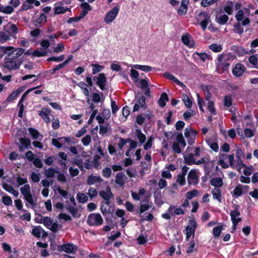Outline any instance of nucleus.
<instances>
[{
    "label": "nucleus",
    "mask_w": 258,
    "mask_h": 258,
    "mask_svg": "<svg viewBox=\"0 0 258 258\" xmlns=\"http://www.w3.org/2000/svg\"><path fill=\"white\" fill-rule=\"evenodd\" d=\"M72 140V138L70 137H63L57 138H53L52 139V145L56 147L57 148H60L64 144V143L70 142Z\"/></svg>",
    "instance_id": "obj_9"
},
{
    "label": "nucleus",
    "mask_w": 258,
    "mask_h": 258,
    "mask_svg": "<svg viewBox=\"0 0 258 258\" xmlns=\"http://www.w3.org/2000/svg\"><path fill=\"white\" fill-rule=\"evenodd\" d=\"M14 11V9L11 6H1L0 7V12L7 14H11Z\"/></svg>",
    "instance_id": "obj_50"
},
{
    "label": "nucleus",
    "mask_w": 258,
    "mask_h": 258,
    "mask_svg": "<svg viewBox=\"0 0 258 258\" xmlns=\"http://www.w3.org/2000/svg\"><path fill=\"white\" fill-rule=\"evenodd\" d=\"M250 10L247 8L239 10L236 13L235 18L237 21L241 22L242 26L248 25L250 23Z\"/></svg>",
    "instance_id": "obj_2"
},
{
    "label": "nucleus",
    "mask_w": 258,
    "mask_h": 258,
    "mask_svg": "<svg viewBox=\"0 0 258 258\" xmlns=\"http://www.w3.org/2000/svg\"><path fill=\"white\" fill-rule=\"evenodd\" d=\"M197 133L191 127L186 128L184 130V136L190 140H194L196 137Z\"/></svg>",
    "instance_id": "obj_25"
},
{
    "label": "nucleus",
    "mask_w": 258,
    "mask_h": 258,
    "mask_svg": "<svg viewBox=\"0 0 258 258\" xmlns=\"http://www.w3.org/2000/svg\"><path fill=\"white\" fill-rule=\"evenodd\" d=\"M109 130L108 125H100L99 126V134L102 136L105 135L108 132Z\"/></svg>",
    "instance_id": "obj_59"
},
{
    "label": "nucleus",
    "mask_w": 258,
    "mask_h": 258,
    "mask_svg": "<svg viewBox=\"0 0 258 258\" xmlns=\"http://www.w3.org/2000/svg\"><path fill=\"white\" fill-rule=\"evenodd\" d=\"M103 181L100 176L97 174H91L87 179V183L89 185H93L95 183H101Z\"/></svg>",
    "instance_id": "obj_17"
},
{
    "label": "nucleus",
    "mask_w": 258,
    "mask_h": 258,
    "mask_svg": "<svg viewBox=\"0 0 258 258\" xmlns=\"http://www.w3.org/2000/svg\"><path fill=\"white\" fill-rule=\"evenodd\" d=\"M233 4L232 2H230L224 8V11L228 15H231L233 12Z\"/></svg>",
    "instance_id": "obj_61"
},
{
    "label": "nucleus",
    "mask_w": 258,
    "mask_h": 258,
    "mask_svg": "<svg viewBox=\"0 0 258 258\" xmlns=\"http://www.w3.org/2000/svg\"><path fill=\"white\" fill-rule=\"evenodd\" d=\"M228 56L226 54H221L218 56L216 64L217 68L223 70H227L229 66V63L227 62Z\"/></svg>",
    "instance_id": "obj_8"
},
{
    "label": "nucleus",
    "mask_w": 258,
    "mask_h": 258,
    "mask_svg": "<svg viewBox=\"0 0 258 258\" xmlns=\"http://www.w3.org/2000/svg\"><path fill=\"white\" fill-rule=\"evenodd\" d=\"M21 194L24 196V199L32 206H35L32 195L31 191V187L29 184H25L20 188Z\"/></svg>",
    "instance_id": "obj_3"
},
{
    "label": "nucleus",
    "mask_w": 258,
    "mask_h": 258,
    "mask_svg": "<svg viewBox=\"0 0 258 258\" xmlns=\"http://www.w3.org/2000/svg\"><path fill=\"white\" fill-rule=\"evenodd\" d=\"M130 67L136 69L140 70L145 72H149L152 70V68L149 66L140 64H131Z\"/></svg>",
    "instance_id": "obj_31"
},
{
    "label": "nucleus",
    "mask_w": 258,
    "mask_h": 258,
    "mask_svg": "<svg viewBox=\"0 0 258 258\" xmlns=\"http://www.w3.org/2000/svg\"><path fill=\"white\" fill-rule=\"evenodd\" d=\"M100 196L105 201H108L113 196L111 192L110 187L109 186H107L105 189L102 190L100 192Z\"/></svg>",
    "instance_id": "obj_20"
},
{
    "label": "nucleus",
    "mask_w": 258,
    "mask_h": 258,
    "mask_svg": "<svg viewBox=\"0 0 258 258\" xmlns=\"http://www.w3.org/2000/svg\"><path fill=\"white\" fill-rule=\"evenodd\" d=\"M153 144V138L150 136L148 138L146 143L144 145V149L145 150H148L151 149Z\"/></svg>",
    "instance_id": "obj_53"
},
{
    "label": "nucleus",
    "mask_w": 258,
    "mask_h": 258,
    "mask_svg": "<svg viewBox=\"0 0 258 258\" xmlns=\"http://www.w3.org/2000/svg\"><path fill=\"white\" fill-rule=\"evenodd\" d=\"M77 199L80 203H86L88 200L87 196L85 194L80 192L77 194Z\"/></svg>",
    "instance_id": "obj_52"
},
{
    "label": "nucleus",
    "mask_w": 258,
    "mask_h": 258,
    "mask_svg": "<svg viewBox=\"0 0 258 258\" xmlns=\"http://www.w3.org/2000/svg\"><path fill=\"white\" fill-rule=\"evenodd\" d=\"M44 230L40 226L35 227L32 231V234L36 237H40Z\"/></svg>",
    "instance_id": "obj_43"
},
{
    "label": "nucleus",
    "mask_w": 258,
    "mask_h": 258,
    "mask_svg": "<svg viewBox=\"0 0 258 258\" xmlns=\"http://www.w3.org/2000/svg\"><path fill=\"white\" fill-rule=\"evenodd\" d=\"M46 16L43 14H41L38 18L33 21V24L36 27H39L43 26L46 22Z\"/></svg>",
    "instance_id": "obj_23"
},
{
    "label": "nucleus",
    "mask_w": 258,
    "mask_h": 258,
    "mask_svg": "<svg viewBox=\"0 0 258 258\" xmlns=\"http://www.w3.org/2000/svg\"><path fill=\"white\" fill-rule=\"evenodd\" d=\"M187 182L189 185H196L199 182V175L198 171L195 169H191L188 173Z\"/></svg>",
    "instance_id": "obj_10"
},
{
    "label": "nucleus",
    "mask_w": 258,
    "mask_h": 258,
    "mask_svg": "<svg viewBox=\"0 0 258 258\" xmlns=\"http://www.w3.org/2000/svg\"><path fill=\"white\" fill-rule=\"evenodd\" d=\"M198 19L201 20L200 24L203 30H205L209 23L210 22V17L205 12L201 13Z\"/></svg>",
    "instance_id": "obj_13"
},
{
    "label": "nucleus",
    "mask_w": 258,
    "mask_h": 258,
    "mask_svg": "<svg viewBox=\"0 0 258 258\" xmlns=\"http://www.w3.org/2000/svg\"><path fill=\"white\" fill-rule=\"evenodd\" d=\"M197 227V224L196 220L194 219H191L189 220V224L186 227L185 235L186 240H189L190 238L192 236V239L194 238L195 232Z\"/></svg>",
    "instance_id": "obj_5"
},
{
    "label": "nucleus",
    "mask_w": 258,
    "mask_h": 258,
    "mask_svg": "<svg viewBox=\"0 0 258 258\" xmlns=\"http://www.w3.org/2000/svg\"><path fill=\"white\" fill-rule=\"evenodd\" d=\"M135 69L132 68L131 70V76L134 80V81L137 82L138 81L139 74Z\"/></svg>",
    "instance_id": "obj_63"
},
{
    "label": "nucleus",
    "mask_w": 258,
    "mask_h": 258,
    "mask_svg": "<svg viewBox=\"0 0 258 258\" xmlns=\"http://www.w3.org/2000/svg\"><path fill=\"white\" fill-rule=\"evenodd\" d=\"M20 149L23 150L24 149L28 148L30 145V140L25 138H21L20 139Z\"/></svg>",
    "instance_id": "obj_32"
},
{
    "label": "nucleus",
    "mask_w": 258,
    "mask_h": 258,
    "mask_svg": "<svg viewBox=\"0 0 258 258\" xmlns=\"http://www.w3.org/2000/svg\"><path fill=\"white\" fill-rule=\"evenodd\" d=\"M187 253H191L195 250V243L193 240L185 245Z\"/></svg>",
    "instance_id": "obj_48"
},
{
    "label": "nucleus",
    "mask_w": 258,
    "mask_h": 258,
    "mask_svg": "<svg viewBox=\"0 0 258 258\" xmlns=\"http://www.w3.org/2000/svg\"><path fill=\"white\" fill-rule=\"evenodd\" d=\"M210 183L212 185L215 186V188H220L223 185V181L221 178L216 177L211 179Z\"/></svg>",
    "instance_id": "obj_30"
},
{
    "label": "nucleus",
    "mask_w": 258,
    "mask_h": 258,
    "mask_svg": "<svg viewBox=\"0 0 258 258\" xmlns=\"http://www.w3.org/2000/svg\"><path fill=\"white\" fill-rule=\"evenodd\" d=\"M182 99L186 107L188 108L191 107L192 103L187 95L185 94H183L182 95Z\"/></svg>",
    "instance_id": "obj_46"
},
{
    "label": "nucleus",
    "mask_w": 258,
    "mask_h": 258,
    "mask_svg": "<svg viewBox=\"0 0 258 258\" xmlns=\"http://www.w3.org/2000/svg\"><path fill=\"white\" fill-rule=\"evenodd\" d=\"M223 226L219 225L214 228L213 230V234L215 238H218L223 230Z\"/></svg>",
    "instance_id": "obj_49"
},
{
    "label": "nucleus",
    "mask_w": 258,
    "mask_h": 258,
    "mask_svg": "<svg viewBox=\"0 0 258 258\" xmlns=\"http://www.w3.org/2000/svg\"><path fill=\"white\" fill-rule=\"evenodd\" d=\"M3 187L5 190L17 197L19 195L18 191L16 190L13 186L6 183L3 184Z\"/></svg>",
    "instance_id": "obj_33"
},
{
    "label": "nucleus",
    "mask_w": 258,
    "mask_h": 258,
    "mask_svg": "<svg viewBox=\"0 0 258 258\" xmlns=\"http://www.w3.org/2000/svg\"><path fill=\"white\" fill-rule=\"evenodd\" d=\"M58 170L53 168H49L45 171L44 174L47 178H52Z\"/></svg>",
    "instance_id": "obj_40"
},
{
    "label": "nucleus",
    "mask_w": 258,
    "mask_h": 258,
    "mask_svg": "<svg viewBox=\"0 0 258 258\" xmlns=\"http://www.w3.org/2000/svg\"><path fill=\"white\" fill-rule=\"evenodd\" d=\"M209 48L215 52H219L222 50V46L220 44L213 43L209 46Z\"/></svg>",
    "instance_id": "obj_58"
},
{
    "label": "nucleus",
    "mask_w": 258,
    "mask_h": 258,
    "mask_svg": "<svg viewBox=\"0 0 258 258\" xmlns=\"http://www.w3.org/2000/svg\"><path fill=\"white\" fill-rule=\"evenodd\" d=\"M106 78L105 75L103 73L100 74L97 77V84L98 85L100 89L103 90L106 86Z\"/></svg>",
    "instance_id": "obj_21"
},
{
    "label": "nucleus",
    "mask_w": 258,
    "mask_h": 258,
    "mask_svg": "<svg viewBox=\"0 0 258 258\" xmlns=\"http://www.w3.org/2000/svg\"><path fill=\"white\" fill-rule=\"evenodd\" d=\"M22 90H21L19 89L14 91L8 97V98H7V101L8 102H11L15 100L18 96V95L20 94Z\"/></svg>",
    "instance_id": "obj_45"
},
{
    "label": "nucleus",
    "mask_w": 258,
    "mask_h": 258,
    "mask_svg": "<svg viewBox=\"0 0 258 258\" xmlns=\"http://www.w3.org/2000/svg\"><path fill=\"white\" fill-rule=\"evenodd\" d=\"M245 71V68L241 63H237L232 69V74L237 77L241 76Z\"/></svg>",
    "instance_id": "obj_18"
},
{
    "label": "nucleus",
    "mask_w": 258,
    "mask_h": 258,
    "mask_svg": "<svg viewBox=\"0 0 258 258\" xmlns=\"http://www.w3.org/2000/svg\"><path fill=\"white\" fill-rule=\"evenodd\" d=\"M77 165L81 170H84V168L86 169H90L92 167V162L90 160H86L84 163L78 161Z\"/></svg>",
    "instance_id": "obj_34"
},
{
    "label": "nucleus",
    "mask_w": 258,
    "mask_h": 258,
    "mask_svg": "<svg viewBox=\"0 0 258 258\" xmlns=\"http://www.w3.org/2000/svg\"><path fill=\"white\" fill-rule=\"evenodd\" d=\"M91 142V137L89 135H86L81 139V142L84 146H89Z\"/></svg>",
    "instance_id": "obj_57"
},
{
    "label": "nucleus",
    "mask_w": 258,
    "mask_h": 258,
    "mask_svg": "<svg viewBox=\"0 0 258 258\" xmlns=\"http://www.w3.org/2000/svg\"><path fill=\"white\" fill-rule=\"evenodd\" d=\"M103 220L101 215L99 213L91 214L88 218V223L91 226H99L103 223Z\"/></svg>",
    "instance_id": "obj_6"
},
{
    "label": "nucleus",
    "mask_w": 258,
    "mask_h": 258,
    "mask_svg": "<svg viewBox=\"0 0 258 258\" xmlns=\"http://www.w3.org/2000/svg\"><path fill=\"white\" fill-rule=\"evenodd\" d=\"M126 177L122 172H118L116 173L115 178V182L121 187H123L125 183Z\"/></svg>",
    "instance_id": "obj_19"
},
{
    "label": "nucleus",
    "mask_w": 258,
    "mask_h": 258,
    "mask_svg": "<svg viewBox=\"0 0 258 258\" xmlns=\"http://www.w3.org/2000/svg\"><path fill=\"white\" fill-rule=\"evenodd\" d=\"M91 66L92 67V73L93 74H96L101 72L104 68L103 66L98 64H92Z\"/></svg>",
    "instance_id": "obj_54"
},
{
    "label": "nucleus",
    "mask_w": 258,
    "mask_h": 258,
    "mask_svg": "<svg viewBox=\"0 0 258 258\" xmlns=\"http://www.w3.org/2000/svg\"><path fill=\"white\" fill-rule=\"evenodd\" d=\"M216 22L220 25L225 24L228 20L229 17L225 14L221 15L216 17Z\"/></svg>",
    "instance_id": "obj_41"
},
{
    "label": "nucleus",
    "mask_w": 258,
    "mask_h": 258,
    "mask_svg": "<svg viewBox=\"0 0 258 258\" xmlns=\"http://www.w3.org/2000/svg\"><path fill=\"white\" fill-rule=\"evenodd\" d=\"M206 142L207 144L210 147L211 149L215 152H218L219 150V146L217 143H212L210 140L206 139Z\"/></svg>",
    "instance_id": "obj_55"
},
{
    "label": "nucleus",
    "mask_w": 258,
    "mask_h": 258,
    "mask_svg": "<svg viewBox=\"0 0 258 258\" xmlns=\"http://www.w3.org/2000/svg\"><path fill=\"white\" fill-rule=\"evenodd\" d=\"M20 67V63L13 59H9L4 63V67L8 70H16Z\"/></svg>",
    "instance_id": "obj_16"
},
{
    "label": "nucleus",
    "mask_w": 258,
    "mask_h": 258,
    "mask_svg": "<svg viewBox=\"0 0 258 258\" xmlns=\"http://www.w3.org/2000/svg\"><path fill=\"white\" fill-rule=\"evenodd\" d=\"M54 10L55 15H59L65 13L68 10V8L59 6H55Z\"/></svg>",
    "instance_id": "obj_44"
},
{
    "label": "nucleus",
    "mask_w": 258,
    "mask_h": 258,
    "mask_svg": "<svg viewBox=\"0 0 258 258\" xmlns=\"http://www.w3.org/2000/svg\"><path fill=\"white\" fill-rule=\"evenodd\" d=\"M135 135L141 144H143L145 142L146 139V136L142 132L140 129L137 128L136 130Z\"/></svg>",
    "instance_id": "obj_38"
},
{
    "label": "nucleus",
    "mask_w": 258,
    "mask_h": 258,
    "mask_svg": "<svg viewBox=\"0 0 258 258\" xmlns=\"http://www.w3.org/2000/svg\"><path fill=\"white\" fill-rule=\"evenodd\" d=\"M108 201H105L101 204V211L103 215L110 212L111 208Z\"/></svg>",
    "instance_id": "obj_36"
},
{
    "label": "nucleus",
    "mask_w": 258,
    "mask_h": 258,
    "mask_svg": "<svg viewBox=\"0 0 258 258\" xmlns=\"http://www.w3.org/2000/svg\"><path fill=\"white\" fill-rule=\"evenodd\" d=\"M168 211L170 213H173V216L184 214V211L182 209L175 206H170L168 209Z\"/></svg>",
    "instance_id": "obj_24"
},
{
    "label": "nucleus",
    "mask_w": 258,
    "mask_h": 258,
    "mask_svg": "<svg viewBox=\"0 0 258 258\" xmlns=\"http://www.w3.org/2000/svg\"><path fill=\"white\" fill-rule=\"evenodd\" d=\"M41 223H42L47 228L50 229L52 232H56L58 230V225L57 223L54 222L50 217H42Z\"/></svg>",
    "instance_id": "obj_7"
},
{
    "label": "nucleus",
    "mask_w": 258,
    "mask_h": 258,
    "mask_svg": "<svg viewBox=\"0 0 258 258\" xmlns=\"http://www.w3.org/2000/svg\"><path fill=\"white\" fill-rule=\"evenodd\" d=\"M185 173L184 174H178L177 176L176 182L180 186H183L185 183Z\"/></svg>",
    "instance_id": "obj_56"
},
{
    "label": "nucleus",
    "mask_w": 258,
    "mask_h": 258,
    "mask_svg": "<svg viewBox=\"0 0 258 258\" xmlns=\"http://www.w3.org/2000/svg\"><path fill=\"white\" fill-rule=\"evenodd\" d=\"M77 85L81 89L82 92L87 97V99L89 100L90 95L89 90L87 88V85L83 82H80L77 84Z\"/></svg>",
    "instance_id": "obj_35"
},
{
    "label": "nucleus",
    "mask_w": 258,
    "mask_h": 258,
    "mask_svg": "<svg viewBox=\"0 0 258 258\" xmlns=\"http://www.w3.org/2000/svg\"><path fill=\"white\" fill-rule=\"evenodd\" d=\"M199 195V191L196 189H194L188 191L186 194V198L188 200H190Z\"/></svg>",
    "instance_id": "obj_64"
},
{
    "label": "nucleus",
    "mask_w": 258,
    "mask_h": 258,
    "mask_svg": "<svg viewBox=\"0 0 258 258\" xmlns=\"http://www.w3.org/2000/svg\"><path fill=\"white\" fill-rule=\"evenodd\" d=\"M0 50L9 56L15 53V47L13 46H0Z\"/></svg>",
    "instance_id": "obj_27"
},
{
    "label": "nucleus",
    "mask_w": 258,
    "mask_h": 258,
    "mask_svg": "<svg viewBox=\"0 0 258 258\" xmlns=\"http://www.w3.org/2000/svg\"><path fill=\"white\" fill-rule=\"evenodd\" d=\"M152 204L151 203H147L146 204H141L140 207V213H143L146 211L148 210L150 207H152Z\"/></svg>",
    "instance_id": "obj_60"
},
{
    "label": "nucleus",
    "mask_w": 258,
    "mask_h": 258,
    "mask_svg": "<svg viewBox=\"0 0 258 258\" xmlns=\"http://www.w3.org/2000/svg\"><path fill=\"white\" fill-rule=\"evenodd\" d=\"M47 54V51L42 50L41 48H39L34 50L32 53V55L34 56L41 57L46 55Z\"/></svg>",
    "instance_id": "obj_47"
},
{
    "label": "nucleus",
    "mask_w": 258,
    "mask_h": 258,
    "mask_svg": "<svg viewBox=\"0 0 258 258\" xmlns=\"http://www.w3.org/2000/svg\"><path fill=\"white\" fill-rule=\"evenodd\" d=\"M212 194L214 199L218 200L219 202H221V191L220 188H214Z\"/></svg>",
    "instance_id": "obj_39"
},
{
    "label": "nucleus",
    "mask_w": 258,
    "mask_h": 258,
    "mask_svg": "<svg viewBox=\"0 0 258 258\" xmlns=\"http://www.w3.org/2000/svg\"><path fill=\"white\" fill-rule=\"evenodd\" d=\"M12 31H10L6 29V27H4L2 31H0V43H5L11 39V37L15 38L16 34L18 32V28L16 25L13 24H9L7 26Z\"/></svg>",
    "instance_id": "obj_1"
},
{
    "label": "nucleus",
    "mask_w": 258,
    "mask_h": 258,
    "mask_svg": "<svg viewBox=\"0 0 258 258\" xmlns=\"http://www.w3.org/2000/svg\"><path fill=\"white\" fill-rule=\"evenodd\" d=\"M192 57L195 60H201L205 62L209 57L208 55L206 53L195 52L192 54Z\"/></svg>",
    "instance_id": "obj_26"
},
{
    "label": "nucleus",
    "mask_w": 258,
    "mask_h": 258,
    "mask_svg": "<svg viewBox=\"0 0 258 258\" xmlns=\"http://www.w3.org/2000/svg\"><path fill=\"white\" fill-rule=\"evenodd\" d=\"M58 249L68 253H75L77 250V247L72 243H67L59 246Z\"/></svg>",
    "instance_id": "obj_11"
},
{
    "label": "nucleus",
    "mask_w": 258,
    "mask_h": 258,
    "mask_svg": "<svg viewBox=\"0 0 258 258\" xmlns=\"http://www.w3.org/2000/svg\"><path fill=\"white\" fill-rule=\"evenodd\" d=\"M168 101V95L166 93H163L158 100V103L160 106L164 107L166 105V102Z\"/></svg>",
    "instance_id": "obj_42"
},
{
    "label": "nucleus",
    "mask_w": 258,
    "mask_h": 258,
    "mask_svg": "<svg viewBox=\"0 0 258 258\" xmlns=\"http://www.w3.org/2000/svg\"><path fill=\"white\" fill-rule=\"evenodd\" d=\"M175 142L179 144L182 148H184L186 146V143L181 134L177 135L176 137V142Z\"/></svg>",
    "instance_id": "obj_51"
},
{
    "label": "nucleus",
    "mask_w": 258,
    "mask_h": 258,
    "mask_svg": "<svg viewBox=\"0 0 258 258\" xmlns=\"http://www.w3.org/2000/svg\"><path fill=\"white\" fill-rule=\"evenodd\" d=\"M195 114H196L195 111H194L193 110H190L189 111H185L183 113V118L184 119L188 120L191 116L195 115Z\"/></svg>",
    "instance_id": "obj_62"
},
{
    "label": "nucleus",
    "mask_w": 258,
    "mask_h": 258,
    "mask_svg": "<svg viewBox=\"0 0 258 258\" xmlns=\"http://www.w3.org/2000/svg\"><path fill=\"white\" fill-rule=\"evenodd\" d=\"M119 9V6H116L109 11L104 18V22L107 24L112 23L118 15Z\"/></svg>",
    "instance_id": "obj_4"
},
{
    "label": "nucleus",
    "mask_w": 258,
    "mask_h": 258,
    "mask_svg": "<svg viewBox=\"0 0 258 258\" xmlns=\"http://www.w3.org/2000/svg\"><path fill=\"white\" fill-rule=\"evenodd\" d=\"M50 113V109L42 108L39 112V115L43 118L44 121L48 123L50 122V118L49 114Z\"/></svg>",
    "instance_id": "obj_22"
},
{
    "label": "nucleus",
    "mask_w": 258,
    "mask_h": 258,
    "mask_svg": "<svg viewBox=\"0 0 258 258\" xmlns=\"http://www.w3.org/2000/svg\"><path fill=\"white\" fill-rule=\"evenodd\" d=\"M164 76L169 80L172 81L173 82L176 83L177 85L181 86L182 88L185 87V85L177 78H176L173 75L170 73H166L164 74Z\"/></svg>",
    "instance_id": "obj_28"
},
{
    "label": "nucleus",
    "mask_w": 258,
    "mask_h": 258,
    "mask_svg": "<svg viewBox=\"0 0 258 258\" xmlns=\"http://www.w3.org/2000/svg\"><path fill=\"white\" fill-rule=\"evenodd\" d=\"M181 41L184 44L189 47L192 48L195 46V42L192 37L188 33L183 34L181 37Z\"/></svg>",
    "instance_id": "obj_15"
},
{
    "label": "nucleus",
    "mask_w": 258,
    "mask_h": 258,
    "mask_svg": "<svg viewBox=\"0 0 258 258\" xmlns=\"http://www.w3.org/2000/svg\"><path fill=\"white\" fill-rule=\"evenodd\" d=\"M28 131L33 139L42 140L43 136L35 129L29 127Z\"/></svg>",
    "instance_id": "obj_29"
},
{
    "label": "nucleus",
    "mask_w": 258,
    "mask_h": 258,
    "mask_svg": "<svg viewBox=\"0 0 258 258\" xmlns=\"http://www.w3.org/2000/svg\"><path fill=\"white\" fill-rule=\"evenodd\" d=\"M230 216L233 223V230H234L236 228V225L241 220L239 217L240 213L237 210H234L231 212Z\"/></svg>",
    "instance_id": "obj_14"
},
{
    "label": "nucleus",
    "mask_w": 258,
    "mask_h": 258,
    "mask_svg": "<svg viewBox=\"0 0 258 258\" xmlns=\"http://www.w3.org/2000/svg\"><path fill=\"white\" fill-rule=\"evenodd\" d=\"M145 98L143 95L137 96L135 98V104L134 106L133 111H137L140 108L143 107L145 104Z\"/></svg>",
    "instance_id": "obj_12"
},
{
    "label": "nucleus",
    "mask_w": 258,
    "mask_h": 258,
    "mask_svg": "<svg viewBox=\"0 0 258 258\" xmlns=\"http://www.w3.org/2000/svg\"><path fill=\"white\" fill-rule=\"evenodd\" d=\"M233 197L237 198L242 194V185L238 184L231 193Z\"/></svg>",
    "instance_id": "obj_37"
}]
</instances>
